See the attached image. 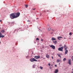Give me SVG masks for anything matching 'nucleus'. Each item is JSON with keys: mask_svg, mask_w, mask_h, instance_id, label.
I'll use <instances>...</instances> for the list:
<instances>
[{"mask_svg": "<svg viewBox=\"0 0 73 73\" xmlns=\"http://www.w3.org/2000/svg\"><path fill=\"white\" fill-rule=\"evenodd\" d=\"M25 7H26V8H27L28 7V6L27 5H25Z\"/></svg>", "mask_w": 73, "mask_h": 73, "instance_id": "412c9836", "label": "nucleus"}, {"mask_svg": "<svg viewBox=\"0 0 73 73\" xmlns=\"http://www.w3.org/2000/svg\"><path fill=\"white\" fill-rule=\"evenodd\" d=\"M16 13H13L10 15V17L11 19H15L16 18Z\"/></svg>", "mask_w": 73, "mask_h": 73, "instance_id": "f257e3e1", "label": "nucleus"}, {"mask_svg": "<svg viewBox=\"0 0 73 73\" xmlns=\"http://www.w3.org/2000/svg\"><path fill=\"white\" fill-rule=\"evenodd\" d=\"M46 57L47 58H49V56L48 54H46Z\"/></svg>", "mask_w": 73, "mask_h": 73, "instance_id": "4468645a", "label": "nucleus"}, {"mask_svg": "<svg viewBox=\"0 0 73 73\" xmlns=\"http://www.w3.org/2000/svg\"><path fill=\"white\" fill-rule=\"evenodd\" d=\"M57 38L59 40H60L61 38H62V37L61 36H58L57 37Z\"/></svg>", "mask_w": 73, "mask_h": 73, "instance_id": "6e6552de", "label": "nucleus"}, {"mask_svg": "<svg viewBox=\"0 0 73 73\" xmlns=\"http://www.w3.org/2000/svg\"><path fill=\"white\" fill-rule=\"evenodd\" d=\"M0 29H1V28H0Z\"/></svg>", "mask_w": 73, "mask_h": 73, "instance_id": "37998d69", "label": "nucleus"}, {"mask_svg": "<svg viewBox=\"0 0 73 73\" xmlns=\"http://www.w3.org/2000/svg\"><path fill=\"white\" fill-rule=\"evenodd\" d=\"M35 68V65H34L33 66V68Z\"/></svg>", "mask_w": 73, "mask_h": 73, "instance_id": "b1692460", "label": "nucleus"}, {"mask_svg": "<svg viewBox=\"0 0 73 73\" xmlns=\"http://www.w3.org/2000/svg\"><path fill=\"white\" fill-rule=\"evenodd\" d=\"M65 50L66 51L65 52V54H67L68 53V50Z\"/></svg>", "mask_w": 73, "mask_h": 73, "instance_id": "f8f14e48", "label": "nucleus"}, {"mask_svg": "<svg viewBox=\"0 0 73 73\" xmlns=\"http://www.w3.org/2000/svg\"><path fill=\"white\" fill-rule=\"evenodd\" d=\"M64 38L65 39H66V38Z\"/></svg>", "mask_w": 73, "mask_h": 73, "instance_id": "ea45409f", "label": "nucleus"}, {"mask_svg": "<svg viewBox=\"0 0 73 73\" xmlns=\"http://www.w3.org/2000/svg\"><path fill=\"white\" fill-rule=\"evenodd\" d=\"M51 57L52 58V59H53V56H51Z\"/></svg>", "mask_w": 73, "mask_h": 73, "instance_id": "cd10ccee", "label": "nucleus"}, {"mask_svg": "<svg viewBox=\"0 0 73 73\" xmlns=\"http://www.w3.org/2000/svg\"><path fill=\"white\" fill-rule=\"evenodd\" d=\"M72 60L73 61V56H72Z\"/></svg>", "mask_w": 73, "mask_h": 73, "instance_id": "c756f323", "label": "nucleus"}, {"mask_svg": "<svg viewBox=\"0 0 73 73\" xmlns=\"http://www.w3.org/2000/svg\"><path fill=\"white\" fill-rule=\"evenodd\" d=\"M49 68H50V69H52V67H49Z\"/></svg>", "mask_w": 73, "mask_h": 73, "instance_id": "c85d7f7f", "label": "nucleus"}, {"mask_svg": "<svg viewBox=\"0 0 73 73\" xmlns=\"http://www.w3.org/2000/svg\"><path fill=\"white\" fill-rule=\"evenodd\" d=\"M1 20H0V22H1Z\"/></svg>", "mask_w": 73, "mask_h": 73, "instance_id": "f704fd0d", "label": "nucleus"}, {"mask_svg": "<svg viewBox=\"0 0 73 73\" xmlns=\"http://www.w3.org/2000/svg\"><path fill=\"white\" fill-rule=\"evenodd\" d=\"M1 32L2 33H4V32H5V31L4 30H2L1 31Z\"/></svg>", "mask_w": 73, "mask_h": 73, "instance_id": "f3484780", "label": "nucleus"}, {"mask_svg": "<svg viewBox=\"0 0 73 73\" xmlns=\"http://www.w3.org/2000/svg\"><path fill=\"white\" fill-rule=\"evenodd\" d=\"M48 65H49V66H50V63H48Z\"/></svg>", "mask_w": 73, "mask_h": 73, "instance_id": "a878e982", "label": "nucleus"}, {"mask_svg": "<svg viewBox=\"0 0 73 73\" xmlns=\"http://www.w3.org/2000/svg\"><path fill=\"white\" fill-rule=\"evenodd\" d=\"M40 69L41 70H42V69H43V67H42L40 66Z\"/></svg>", "mask_w": 73, "mask_h": 73, "instance_id": "6ab92c4d", "label": "nucleus"}, {"mask_svg": "<svg viewBox=\"0 0 73 73\" xmlns=\"http://www.w3.org/2000/svg\"><path fill=\"white\" fill-rule=\"evenodd\" d=\"M36 40H39V39L38 38H36Z\"/></svg>", "mask_w": 73, "mask_h": 73, "instance_id": "393cba45", "label": "nucleus"}, {"mask_svg": "<svg viewBox=\"0 0 73 73\" xmlns=\"http://www.w3.org/2000/svg\"><path fill=\"white\" fill-rule=\"evenodd\" d=\"M55 66L56 67V66H57V65H55Z\"/></svg>", "mask_w": 73, "mask_h": 73, "instance_id": "7c9ffc66", "label": "nucleus"}, {"mask_svg": "<svg viewBox=\"0 0 73 73\" xmlns=\"http://www.w3.org/2000/svg\"><path fill=\"white\" fill-rule=\"evenodd\" d=\"M48 26L49 27H50L48 25Z\"/></svg>", "mask_w": 73, "mask_h": 73, "instance_id": "c9c22d12", "label": "nucleus"}, {"mask_svg": "<svg viewBox=\"0 0 73 73\" xmlns=\"http://www.w3.org/2000/svg\"><path fill=\"white\" fill-rule=\"evenodd\" d=\"M51 66H53V64H52V65H51Z\"/></svg>", "mask_w": 73, "mask_h": 73, "instance_id": "72a5a7b5", "label": "nucleus"}, {"mask_svg": "<svg viewBox=\"0 0 73 73\" xmlns=\"http://www.w3.org/2000/svg\"><path fill=\"white\" fill-rule=\"evenodd\" d=\"M51 33V34H52L53 33Z\"/></svg>", "mask_w": 73, "mask_h": 73, "instance_id": "e433bc0d", "label": "nucleus"}, {"mask_svg": "<svg viewBox=\"0 0 73 73\" xmlns=\"http://www.w3.org/2000/svg\"><path fill=\"white\" fill-rule=\"evenodd\" d=\"M57 61L58 63V62H60V61H61V60L57 59Z\"/></svg>", "mask_w": 73, "mask_h": 73, "instance_id": "2eb2a0df", "label": "nucleus"}, {"mask_svg": "<svg viewBox=\"0 0 73 73\" xmlns=\"http://www.w3.org/2000/svg\"><path fill=\"white\" fill-rule=\"evenodd\" d=\"M30 61L31 62H34V61H36L37 62V60H36V59H35V58H32L30 60Z\"/></svg>", "mask_w": 73, "mask_h": 73, "instance_id": "f03ea898", "label": "nucleus"}, {"mask_svg": "<svg viewBox=\"0 0 73 73\" xmlns=\"http://www.w3.org/2000/svg\"><path fill=\"white\" fill-rule=\"evenodd\" d=\"M58 57H61V55H59V54H58Z\"/></svg>", "mask_w": 73, "mask_h": 73, "instance_id": "4be33fe9", "label": "nucleus"}, {"mask_svg": "<svg viewBox=\"0 0 73 73\" xmlns=\"http://www.w3.org/2000/svg\"><path fill=\"white\" fill-rule=\"evenodd\" d=\"M51 29L50 28H49L48 29V31H50Z\"/></svg>", "mask_w": 73, "mask_h": 73, "instance_id": "aec40b11", "label": "nucleus"}, {"mask_svg": "<svg viewBox=\"0 0 73 73\" xmlns=\"http://www.w3.org/2000/svg\"><path fill=\"white\" fill-rule=\"evenodd\" d=\"M63 49H64V47L62 46L61 47L58 48V50L59 51H62V50H63Z\"/></svg>", "mask_w": 73, "mask_h": 73, "instance_id": "7ed1b4c3", "label": "nucleus"}, {"mask_svg": "<svg viewBox=\"0 0 73 73\" xmlns=\"http://www.w3.org/2000/svg\"><path fill=\"white\" fill-rule=\"evenodd\" d=\"M58 69H56L55 70L54 73H58Z\"/></svg>", "mask_w": 73, "mask_h": 73, "instance_id": "0eeeda50", "label": "nucleus"}, {"mask_svg": "<svg viewBox=\"0 0 73 73\" xmlns=\"http://www.w3.org/2000/svg\"><path fill=\"white\" fill-rule=\"evenodd\" d=\"M34 57L36 58V59H39V58H40V56H35Z\"/></svg>", "mask_w": 73, "mask_h": 73, "instance_id": "39448f33", "label": "nucleus"}, {"mask_svg": "<svg viewBox=\"0 0 73 73\" xmlns=\"http://www.w3.org/2000/svg\"><path fill=\"white\" fill-rule=\"evenodd\" d=\"M72 70H73V69H72Z\"/></svg>", "mask_w": 73, "mask_h": 73, "instance_id": "79ce46f5", "label": "nucleus"}, {"mask_svg": "<svg viewBox=\"0 0 73 73\" xmlns=\"http://www.w3.org/2000/svg\"><path fill=\"white\" fill-rule=\"evenodd\" d=\"M53 43H54V44H57V41H53Z\"/></svg>", "mask_w": 73, "mask_h": 73, "instance_id": "dca6fc26", "label": "nucleus"}, {"mask_svg": "<svg viewBox=\"0 0 73 73\" xmlns=\"http://www.w3.org/2000/svg\"><path fill=\"white\" fill-rule=\"evenodd\" d=\"M70 35H72V33H69Z\"/></svg>", "mask_w": 73, "mask_h": 73, "instance_id": "5701e85b", "label": "nucleus"}, {"mask_svg": "<svg viewBox=\"0 0 73 73\" xmlns=\"http://www.w3.org/2000/svg\"><path fill=\"white\" fill-rule=\"evenodd\" d=\"M41 41H43V40L41 39Z\"/></svg>", "mask_w": 73, "mask_h": 73, "instance_id": "473e14b6", "label": "nucleus"}, {"mask_svg": "<svg viewBox=\"0 0 73 73\" xmlns=\"http://www.w3.org/2000/svg\"><path fill=\"white\" fill-rule=\"evenodd\" d=\"M27 22H30L31 21H29V20H28V21H27Z\"/></svg>", "mask_w": 73, "mask_h": 73, "instance_id": "bb28decb", "label": "nucleus"}, {"mask_svg": "<svg viewBox=\"0 0 73 73\" xmlns=\"http://www.w3.org/2000/svg\"><path fill=\"white\" fill-rule=\"evenodd\" d=\"M20 13H16V18L17 17H18L20 16Z\"/></svg>", "mask_w": 73, "mask_h": 73, "instance_id": "20e7f679", "label": "nucleus"}, {"mask_svg": "<svg viewBox=\"0 0 73 73\" xmlns=\"http://www.w3.org/2000/svg\"><path fill=\"white\" fill-rule=\"evenodd\" d=\"M66 58H64L63 59V61H66Z\"/></svg>", "mask_w": 73, "mask_h": 73, "instance_id": "a211bd4d", "label": "nucleus"}, {"mask_svg": "<svg viewBox=\"0 0 73 73\" xmlns=\"http://www.w3.org/2000/svg\"><path fill=\"white\" fill-rule=\"evenodd\" d=\"M0 44H1V41H0Z\"/></svg>", "mask_w": 73, "mask_h": 73, "instance_id": "4c0bfd02", "label": "nucleus"}, {"mask_svg": "<svg viewBox=\"0 0 73 73\" xmlns=\"http://www.w3.org/2000/svg\"><path fill=\"white\" fill-rule=\"evenodd\" d=\"M72 73H73V72H72Z\"/></svg>", "mask_w": 73, "mask_h": 73, "instance_id": "58836bf2", "label": "nucleus"}, {"mask_svg": "<svg viewBox=\"0 0 73 73\" xmlns=\"http://www.w3.org/2000/svg\"><path fill=\"white\" fill-rule=\"evenodd\" d=\"M4 35H2V33H1L0 32V38L1 37H4Z\"/></svg>", "mask_w": 73, "mask_h": 73, "instance_id": "9d476101", "label": "nucleus"}, {"mask_svg": "<svg viewBox=\"0 0 73 73\" xmlns=\"http://www.w3.org/2000/svg\"><path fill=\"white\" fill-rule=\"evenodd\" d=\"M56 38H54V37H52L51 38V40L52 41H54V40H56Z\"/></svg>", "mask_w": 73, "mask_h": 73, "instance_id": "9b49d317", "label": "nucleus"}, {"mask_svg": "<svg viewBox=\"0 0 73 73\" xmlns=\"http://www.w3.org/2000/svg\"><path fill=\"white\" fill-rule=\"evenodd\" d=\"M33 10H35V9H33Z\"/></svg>", "mask_w": 73, "mask_h": 73, "instance_id": "2f4dec72", "label": "nucleus"}, {"mask_svg": "<svg viewBox=\"0 0 73 73\" xmlns=\"http://www.w3.org/2000/svg\"><path fill=\"white\" fill-rule=\"evenodd\" d=\"M50 47L52 48L53 49H55V46L53 45H51L50 46Z\"/></svg>", "mask_w": 73, "mask_h": 73, "instance_id": "423d86ee", "label": "nucleus"}, {"mask_svg": "<svg viewBox=\"0 0 73 73\" xmlns=\"http://www.w3.org/2000/svg\"><path fill=\"white\" fill-rule=\"evenodd\" d=\"M64 48L65 50H67V47L65 45L64 46Z\"/></svg>", "mask_w": 73, "mask_h": 73, "instance_id": "ddd939ff", "label": "nucleus"}, {"mask_svg": "<svg viewBox=\"0 0 73 73\" xmlns=\"http://www.w3.org/2000/svg\"><path fill=\"white\" fill-rule=\"evenodd\" d=\"M27 57L28 56H27V57H26L27 58H27Z\"/></svg>", "mask_w": 73, "mask_h": 73, "instance_id": "a19ab883", "label": "nucleus"}, {"mask_svg": "<svg viewBox=\"0 0 73 73\" xmlns=\"http://www.w3.org/2000/svg\"><path fill=\"white\" fill-rule=\"evenodd\" d=\"M68 64L70 65H71V59H69L68 60Z\"/></svg>", "mask_w": 73, "mask_h": 73, "instance_id": "1a4fd4ad", "label": "nucleus"}]
</instances>
